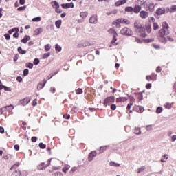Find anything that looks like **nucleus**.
Here are the masks:
<instances>
[{
    "label": "nucleus",
    "instance_id": "obj_1",
    "mask_svg": "<svg viewBox=\"0 0 176 176\" xmlns=\"http://www.w3.org/2000/svg\"><path fill=\"white\" fill-rule=\"evenodd\" d=\"M169 28L170 27L168 26V23H167V22H163L162 23V28L159 30L157 34V38L160 42H162V43L167 42V38L166 36L170 34V30H168Z\"/></svg>",
    "mask_w": 176,
    "mask_h": 176
},
{
    "label": "nucleus",
    "instance_id": "obj_2",
    "mask_svg": "<svg viewBox=\"0 0 176 176\" xmlns=\"http://www.w3.org/2000/svg\"><path fill=\"white\" fill-rule=\"evenodd\" d=\"M135 32L136 34H140L142 38H146L147 34L145 33V28L142 27L140 21H135L134 23Z\"/></svg>",
    "mask_w": 176,
    "mask_h": 176
},
{
    "label": "nucleus",
    "instance_id": "obj_3",
    "mask_svg": "<svg viewBox=\"0 0 176 176\" xmlns=\"http://www.w3.org/2000/svg\"><path fill=\"white\" fill-rule=\"evenodd\" d=\"M52 158H50L47 160V164H45V162H42L38 166V170H45L46 167H49L50 165V163H52Z\"/></svg>",
    "mask_w": 176,
    "mask_h": 176
},
{
    "label": "nucleus",
    "instance_id": "obj_4",
    "mask_svg": "<svg viewBox=\"0 0 176 176\" xmlns=\"http://www.w3.org/2000/svg\"><path fill=\"white\" fill-rule=\"evenodd\" d=\"M112 102H115V97L109 96L104 99V107H108L112 104Z\"/></svg>",
    "mask_w": 176,
    "mask_h": 176
},
{
    "label": "nucleus",
    "instance_id": "obj_5",
    "mask_svg": "<svg viewBox=\"0 0 176 176\" xmlns=\"http://www.w3.org/2000/svg\"><path fill=\"white\" fill-rule=\"evenodd\" d=\"M120 34H122V35H126L128 36H131L132 31L129 28H124L121 30Z\"/></svg>",
    "mask_w": 176,
    "mask_h": 176
},
{
    "label": "nucleus",
    "instance_id": "obj_6",
    "mask_svg": "<svg viewBox=\"0 0 176 176\" xmlns=\"http://www.w3.org/2000/svg\"><path fill=\"white\" fill-rule=\"evenodd\" d=\"M146 79L148 80V82H151V80L155 82V80L157 79V74L153 73L151 75L146 76Z\"/></svg>",
    "mask_w": 176,
    "mask_h": 176
},
{
    "label": "nucleus",
    "instance_id": "obj_7",
    "mask_svg": "<svg viewBox=\"0 0 176 176\" xmlns=\"http://www.w3.org/2000/svg\"><path fill=\"white\" fill-rule=\"evenodd\" d=\"M140 17L143 19H148V17H149V12L145 10H142L140 12Z\"/></svg>",
    "mask_w": 176,
    "mask_h": 176
},
{
    "label": "nucleus",
    "instance_id": "obj_8",
    "mask_svg": "<svg viewBox=\"0 0 176 176\" xmlns=\"http://www.w3.org/2000/svg\"><path fill=\"white\" fill-rule=\"evenodd\" d=\"M98 21V19L97 15H93L89 19V23H90V24H97Z\"/></svg>",
    "mask_w": 176,
    "mask_h": 176
},
{
    "label": "nucleus",
    "instance_id": "obj_9",
    "mask_svg": "<svg viewBox=\"0 0 176 176\" xmlns=\"http://www.w3.org/2000/svg\"><path fill=\"white\" fill-rule=\"evenodd\" d=\"M155 6H156V4L153 3H148L147 5V11L151 12V13H153V12H155Z\"/></svg>",
    "mask_w": 176,
    "mask_h": 176
},
{
    "label": "nucleus",
    "instance_id": "obj_10",
    "mask_svg": "<svg viewBox=\"0 0 176 176\" xmlns=\"http://www.w3.org/2000/svg\"><path fill=\"white\" fill-rule=\"evenodd\" d=\"M30 101H31V98L26 97L23 100H20L21 104L23 105V107H25V105H28L30 104Z\"/></svg>",
    "mask_w": 176,
    "mask_h": 176
},
{
    "label": "nucleus",
    "instance_id": "obj_11",
    "mask_svg": "<svg viewBox=\"0 0 176 176\" xmlns=\"http://www.w3.org/2000/svg\"><path fill=\"white\" fill-rule=\"evenodd\" d=\"M96 156H97V152H96V151H91L89 154V158H88L89 162H93V160H94V158L96 157Z\"/></svg>",
    "mask_w": 176,
    "mask_h": 176
},
{
    "label": "nucleus",
    "instance_id": "obj_12",
    "mask_svg": "<svg viewBox=\"0 0 176 176\" xmlns=\"http://www.w3.org/2000/svg\"><path fill=\"white\" fill-rule=\"evenodd\" d=\"M109 31L110 32L113 33V40L111 41V43L113 44L115 42H116V41H118V38H116L118 33H116V31H115L113 29H111Z\"/></svg>",
    "mask_w": 176,
    "mask_h": 176
},
{
    "label": "nucleus",
    "instance_id": "obj_13",
    "mask_svg": "<svg viewBox=\"0 0 176 176\" xmlns=\"http://www.w3.org/2000/svg\"><path fill=\"white\" fill-rule=\"evenodd\" d=\"M164 13H166V8L164 7L159 8L156 10V14L157 16H162V14H164Z\"/></svg>",
    "mask_w": 176,
    "mask_h": 176
},
{
    "label": "nucleus",
    "instance_id": "obj_14",
    "mask_svg": "<svg viewBox=\"0 0 176 176\" xmlns=\"http://www.w3.org/2000/svg\"><path fill=\"white\" fill-rule=\"evenodd\" d=\"M63 9H69V8H74V3H63L61 5Z\"/></svg>",
    "mask_w": 176,
    "mask_h": 176
},
{
    "label": "nucleus",
    "instance_id": "obj_15",
    "mask_svg": "<svg viewBox=\"0 0 176 176\" xmlns=\"http://www.w3.org/2000/svg\"><path fill=\"white\" fill-rule=\"evenodd\" d=\"M133 111H135V112H138L139 113H142V112H144V107L135 105L133 107Z\"/></svg>",
    "mask_w": 176,
    "mask_h": 176
},
{
    "label": "nucleus",
    "instance_id": "obj_16",
    "mask_svg": "<svg viewBox=\"0 0 176 176\" xmlns=\"http://www.w3.org/2000/svg\"><path fill=\"white\" fill-rule=\"evenodd\" d=\"M47 80H43V84L42 82H39L37 85V90H41V89H43V87H45V85L47 83Z\"/></svg>",
    "mask_w": 176,
    "mask_h": 176
},
{
    "label": "nucleus",
    "instance_id": "obj_17",
    "mask_svg": "<svg viewBox=\"0 0 176 176\" xmlns=\"http://www.w3.org/2000/svg\"><path fill=\"white\" fill-rule=\"evenodd\" d=\"M141 9H142L141 6L135 5L133 9V12L134 13H136V14L140 13V12H141Z\"/></svg>",
    "mask_w": 176,
    "mask_h": 176
},
{
    "label": "nucleus",
    "instance_id": "obj_18",
    "mask_svg": "<svg viewBox=\"0 0 176 176\" xmlns=\"http://www.w3.org/2000/svg\"><path fill=\"white\" fill-rule=\"evenodd\" d=\"M127 2L126 0H119L117 2H116L115 5L116 6H121V5H124Z\"/></svg>",
    "mask_w": 176,
    "mask_h": 176
},
{
    "label": "nucleus",
    "instance_id": "obj_19",
    "mask_svg": "<svg viewBox=\"0 0 176 176\" xmlns=\"http://www.w3.org/2000/svg\"><path fill=\"white\" fill-rule=\"evenodd\" d=\"M121 22L119 21V19H116L113 22V25H116V28H120Z\"/></svg>",
    "mask_w": 176,
    "mask_h": 176
},
{
    "label": "nucleus",
    "instance_id": "obj_20",
    "mask_svg": "<svg viewBox=\"0 0 176 176\" xmlns=\"http://www.w3.org/2000/svg\"><path fill=\"white\" fill-rule=\"evenodd\" d=\"M30 39H31V37L28 35H25V37L21 40V42H22V43H27Z\"/></svg>",
    "mask_w": 176,
    "mask_h": 176
},
{
    "label": "nucleus",
    "instance_id": "obj_21",
    "mask_svg": "<svg viewBox=\"0 0 176 176\" xmlns=\"http://www.w3.org/2000/svg\"><path fill=\"white\" fill-rule=\"evenodd\" d=\"M118 20L121 22V24H126V25L130 24V21L126 19L120 18V19H118Z\"/></svg>",
    "mask_w": 176,
    "mask_h": 176
},
{
    "label": "nucleus",
    "instance_id": "obj_22",
    "mask_svg": "<svg viewBox=\"0 0 176 176\" xmlns=\"http://www.w3.org/2000/svg\"><path fill=\"white\" fill-rule=\"evenodd\" d=\"M125 101H127L126 97H120L116 99V102H125Z\"/></svg>",
    "mask_w": 176,
    "mask_h": 176
},
{
    "label": "nucleus",
    "instance_id": "obj_23",
    "mask_svg": "<svg viewBox=\"0 0 176 176\" xmlns=\"http://www.w3.org/2000/svg\"><path fill=\"white\" fill-rule=\"evenodd\" d=\"M42 32H43V29L42 28H38L34 31L35 35H39L40 34H42Z\"/></svg>",
    "mask_w": 176,
    "mask_h": 176
},
{
    "label": "nucleus",
    "instance_id": "obj_24",
    "mask_svg": "<svg viewBox=\"0 0 176 176\" xmlns=\"http://www.w3.org/2000/svg\"><path fill=\"white\" fill-rule=\"evenodd\" d=\"M109 166H111V167H120V164L111 161L109 162Z\"/></svg>",
    "mask_w": 176,
    "mask_h": 176
},
{
    "label": "nucleus",
    "instance_id": "obj_25",
    "mask_svg": "<svg viewBox=\"0 0 176 176\" xmlns=\"http://www.w3.org/2000/svg\"><path fill=\"white\" fill-rule=\"evenodd\" d=\"M6 109L8 112H10L14 109V106L13 104H10L9 106H6Z\"/></svg>",
    "mask_w": 176,
    "mask_h": 176
},
{
    "label": "nucleus",
    "instance_id": "obj_26",
    "mask_svg": "<svg viewBox=\"0 0 176 176\" xmlns=\"http://www.w3.org/2000/svg\"><path fill=\"white\" fill-rule=\"evenodd\" d=\"M135 96L136 98H138V101H142V100L143 99L142 94H140V93L135 94Z\"/></svg>",
    "mask_w": 176,
    "mask_h": 176
},
{
    "label": "nucleus",
    "instance_id": "obj_27",
    "mask_svg": "<svg viewBox=\"0 0 176 176\" xmlns=\"http://www.w3.org/2000/svg\"><path fill=\"white\" fill-rule=\"evenodd\" d=\"M52 7L54 9H56V8H60V4H58V2L54 1L51 2Z\"/></svg>",
    "mask_w": 176,
    "mask_h": 176
},
{
    "label": "nucleus",
    "instance_id": "obj_28",
    "mask_svg": "<svg viewBox=\"0 0 176 176\" xmlns=\"http://www.w3.org/2000/svg\"><path fill=\"white\" fill-rule=\"evenodd\" d=\"M70 167L71 166L69 165H65V167L62 169L63 173L67 174V172L69 170Z\"/></svg>",
    "mask_w": 176,
    "mask_h": 176
},
{
    "label": "nucleus",
    "instance_id": "obj_29",
    "mask_svg": "<svg viewBox=\"0 0 176 176\" xmlns=\"http://www.w3.org/2000/svg\"><path fill=\"white\" fill-rule=\"evenodd\" d=\"M89 14V12H82L80 13V16H81L82 19H86L87 17V15Z\"/></svg>",
    "mask_w": 176,
    "mask_h": 176
},
{
    "label": "nucleus",
    "instance_id": "obj_30",
    "mask_svg": "<svg viewBox=\"0 0 176 176\" xmlns=\"http://www.w3.org/2000/svg\"><path fill=\"white\" fill-rule=\"evenodd\" d=\"M146 167L145 166H141L137 170V173L140 174V173H143V171H145Z\"/></svg>",
    "mask_w": 176,
    "mask_h": 176
},
{
    "label": "nucleus",
    "instance_id": "obj_31",
    "mask_svg": "<svg viewBox=\"0 0 176 176\" xmlns=\"http://www.w3.org/2000/svg\"><path fill=\"white\" fill-rule=\"evenodd\" d=\"M18 52L20 54H25L27 53V51L23 50V48H21V47H18Z\"/></svg>",
    "mask_w": 176,
    "mask_h": 176
},
{
    "label": "nucleus",
    "instance_id": "obj_32",
    "mask_svg": "<svg viewBox=\"0 0 176 176\" xmlns=\"http://www.w3.org/2000/svg\"><path fill=\"white\" fill-rule=\"evenodd\" d=\"M164 108H166V109H171L172 107H173V104L169 103V102H167V103H165L164 105Z\"/></svg>",
    "mask_w": 176,
    "mask_h": 176
},
{
    "label": "nucleus",
    "instance_id": "obj_33",
    "mask_svg": "<svg viewBox=\"0 0 176 176\" xmlns=\"http://www.w3.org/2000/svg\"><path fill=\"white\" fill-rule=\"evenodd\" d=\"M55 25L56 28H61V20H58L55 22Z\"/></svg>",
    "mask_w": 176,
    "mask_h": 176
},
{
    "label": "nucleus",
    "instance_id": "obj_34",
    "mask_svg": "<svg viewBox=\"0 0 176 176\" xmlns=\"http://www.w3.org/2000/svg\"><path fill=\"white\" fill-rule=\"evenodd\" d=\"M21 172L20 170H15L12 173V176H21Z\"/></svg>",
    "mask_w": 176,
    "mask_h": 176
},
{
    "label": "nucleus",
    "instance_id": "obj_35",
    "mask_svg": "<svg viewBox=\"0 0 176 176\" xmlns=\"http://www.w3.org/2000/svg\"><path fill=\"white\" fill-rule=\"evenodd\" d=\"M42 19L41 18V16H37V17H35V18H33L32 19V21L34 22V23H38L39 21H41Z\"/></svg>",
    "mask_w": 176,
    "mask_h": 176
},
{
    "label": "nucleus",
    "instance_id": "obj_36",
    "mask_svg": "<svg viewBox=\"0 0 176 176\" xmlns=\"http://www.w3.org/2000/svg\"><path fill=\"white\" fill-rule=\"evenodd\" d=\"M109 146H104L100 148V153H102L104 151H107V148L109 147Z\"/></svg>",
    "mask_w": 176,
    "mask_h": 176
},
{
    "label": "nucleus",
    "instance_id": "obj_37",
    "mask_svg": "<svg viewBox=\"0 0 176 176\" xmlns=\"http://www.w3.org/2000/svg\"><path fill=\"white\" fill-rule=\"evenodd\" d=\"M134 133L137 135L141 134V129L137 127L134 129Z\"/></svg>",
    "mask_w": 176,
    "mask_h": 176
},
{
    "label": "nucleus",
    "instance_id": "obj_38",
    "mask_svg": "<svg viewBox=\"0 0 176 176\" xmlns=\"http://www.w3.org/2000/svg\"><path fill=\"white\" fill-rule=\"evenodd\" d=\"M175 12H176V6L174 5V6H170V13H174Z\"/></svg>",
    "mask_w": 176,
    "mask_h": 176
},
{
    "label": "nucleus",
    "instance_id": "obj_39",
    "mask_svg": "<svg viewBox=\"0 0 176 176\" xmlns=\"http://www.w3.org/2000/svg\"><path fill=\"white\" fill-rule=\"evenodd\" d=\"M153 28L155 31H156V30H159V25L157 24V23H153Z\"/></svg>",
    "mask_w": 176,
    "mask_h": 176
},
{
    "label": "nucleus",
    "instance_id": "obj_40",
    "mask_svg": "<svg viewBox=\"0 0 176 176\" xmlns=\"http://www.w3.org/2000/svg\"><path fill=\"white\" fill-rule=\"evenodd\" d=\"M164 158L161 159V162L162 163H166V160H167V159H168V155H164L163 156Z\"/></svg>",
    "mask_w": 176,
    "mask_h": 176
},
{
    "label": "nucleus",
    "instance_id": "obj_41",
    "mask_svg": "<svg viewBox=\"0 0 176 176\" xmlns=\"http://www.w3.org/2000/svg\"><path fill=\"white\" fill-rule=\"evenodd\" d=\"M27 9V6H24L23 7H19L18 9H17V11L18 12H24V10Z\"/></svg>",
    "mask_w": 176,
    "mask_h": 176
},
{
    "label": "nucleus",
    "instance_id": "obj_42",
    "mask_svg": "<svg viewBox=\"0 0 176 176\" xmlns=\"http://www.w3.org/2000/svg\"><path fill=\"white\" fill-rule=\"evenodd\" d=\"M52 49V46H50V44H47L45 45V52H49Z\"/></svg>",
    "mask_w": 176,
    "mask_h": 176
},
{
    "label": "nucleus",
    "instance_id": "obj_43",
    "mask_svg": "<svg viewBox=\"0 0 176 176\" xmlns=\"http://www.w3.org/2000/svg\"><path fill=\"white\" fill-rule=\"evenodd\" d=\"M26 67L28 68H30V69H32V68H34V64H32V63H26Z\"/></svg>",
    "mask_w": 176,
    "mask_h": 176
},
{
    "label": "nucleus",
    "instance_id": "obj_44",
    "mask_svg": "<svg viewBox=\"0 0 176 176\" xmlns=\"http://www.w3.org/2000/svg\"><path fill=\"white\" fill-rule=\"evenodd\" d=\"M55 50L57 52H61V46H60L58 44L55 45Z\"/></svg>",
    "mask_w": 176,
    "mask_h": 176
},
{
    "label": "nucleus",
    "instance_id": "obj_45",
    "mask_svg": "<svg viewBox=\"0 0 176 176\" xmlns=\"http://www.w3.org/2000/svg\"><path fill=\"white\" fill-rule=\"evenodd\" d=\"M50 56V52H48L43 55V60H46V58H47Z\"/></svg>",
    "mask_w": 176,
    "mask_h": 176
},
{
    "label": "nucleus",
    "instance_id": "obj_46",
    "mask_svg": "<svg viewBox=\"0 0 176 176\" xmlns=\"http://www.w3.org/2000/svg\"><path fill=\"white\" fill-rule=\"evenodd\" d=\"M163 112V108L162 107H158L156 110L157 113H162Z\"/></svg>",
    "mask_w": 176,
    "mask_h": 176
},
{
    "label": "nucleus",
    "instance_id": "obj_47",
    "mask_svg": "<svg viewBox=\"0 0 176 176\" xmlns=\"http://www.w3.org/2000/svg\"><path fill=\"white\" fill-rule=\"evenodd\" d=\"M76 94H82L83 93V90L80 88H78L76 90Z\"/></svg>",
    "mask_w": 176,
    "mask_h": 176
},
{
    "label": "nucleus",
    "instance_id": "obj_48",
    "mask_svg": "<svg viewBox=\"0 0 176 176\" xmlns=\"http://www.w3.org/2000/svg\"><path fill=\"white\" fill-rule=\"evenodd\" d=\"M38 146L41 149H45L46 148V145L43 143H39Z\"/></svg>",
    "mask_w": 176,
    "mask_h": 176
},
{
    "label": "nucleus",
    "instance_id": "obj_49",
    "mask_svg": "<svg viewBox=\"0 0 176 176\" xmlns=\"http://www.w3.org/2000/svg\"><path fill=\"white\" fill-rule=\"evenodd\" d=\"M30 71L28 70V69H25L23 70V76H27V75H28Z\"/></svg>",
    "mask_w": 176,
    "mask_h": 176
},
{
    "label": "nucleus",
    "instance_id": "obj_50",
    "mask_svg": "<svg viewBox=\"0 0 176 176\" xmlns=\"http://www.w3.org/2000/svg\"><path fill=\"white\" fill-rule=\"evenodd\" d=\"M39 63H40V60L38 58H35L33 61V63L34 64V65H38V64H39Z\"/></svg>",
    "mask_w": 176,
    "mask_h": 176
},
{
    "label": "nucleus",
    "instance_id": "obj_51",
    "mask_svg": "<svg viewBox=\"0 0 176 176\" xmlns=\"http://www.w3.org/2000/svg\"><path fill=\"white\" fill-rule=\"evenodd\" d=\"M125 12H133V7H126L125 8Z\"/></svg>",
    "mask_w": 176,
    "mask_h": 176
},
{
    "label": "nucleus",
    "instance_id": "obj_52",
    "mask_svg": "<svg viewBox=\"0 0 176 176\" xmlns=\"http://www.w3.org/2000/svg\"><path fill=\"white\" fill-rule=\"evenodd\" d=\"M19 166H20V163H16V164H15L14 165H13V166L11 167V170H13L14 168H17V167H19Z\"/></svg>",
    "mask_w": 176,
    "mask_h": 176
},
{
    "label": "nucleus",
    "instance_id": "obj_53",
    "mask_svg": "<svg viewBox=\"0 0 176 176\" xmlns=\"http://www.w3.org/2000/svg\"><path fill=\"white\" fill-rule=\"evenodd\" d=\"M55 176H64V175L63 174V173L58 171L56 173H54Z\"/></svg>",
    "mask_w": 176,
    "mask_h": 176
},
{
    "label": "nucleus",
    "instance_id": "obj_54",
    "mask_svg": "<svg viewBox=\"0 0 176 176\" xmlns=\"http://www.w3.org/2000/svg\"><path fill=\"white\" fill-rule=\"evenodd\" d=\"M55 12H56V13H62V10H61V9H60V7H58V8H55Z\"/></svg>",
    "mask_w": 176,
    "mask_h": 176
},
{
    "label": "nucleus",
    "instance_id": "obj_55",
    "mask_svg": "<svg viewBox=\"0 0 176 176\" xmlns=\"http://www.w3.org/2000/svg\"><path fill=\"white\" fill-rule=\"evenodd\" d=\"M138 3L140 5V6H142V5L144 3V0H138Z\"/></svg>",
    "mask_w": 176,
    "mask_h": 176
},
{
    "label": "nucleus",
    "instance_id": "obj_56",
    "mask_svg": "<svg viewBox=\"0 0 176 176\" xmlns=\"http://www.w3.org/2000/svg\"><path fill=\"white\" fill-rule=\"evenodd\" d=\"M4 36L7 41H9L10 39V34H4Z\"/></svg>",
    "mask_w": 176,
    "mask_h": 176
},
{
    "label": "nucleus",
    "instance_id": "obj_57",
    "mask_svg": "<svg viewBox=\"0 0 176 176\" xmlns=\"http://www.w3.org/2000/svg\"><path fill=\"white\" fill-rule=\"evenodd\" d=\"M75 171H76V168L74 167L71 169V170H69V174H74V173H75Z\"/></svg>",
    "mask_w": 176,
    "mask_h": 176
},
{
    "label": "nucleus",
    "instance_id": "obj_58",
    "mask_svg": "<svg viewBox=\"0 0 176 176\" xmlns=\"http://www.w3.org/2000/svg\"><path fill=\"white\" fill-rule=\"evenodd\" d=\"M146 129L147 130V131H151V130L153 129L152 125H148V126H146Z\"/></svg>",
    "mask_w": 176,
    "mask_h": 176
},
{
    "label": "nucleus",
    "instance_id": "obj_59",
    "mask_svg": "<svg viewBox=\"0 0 176 176\" xmlns=\"http://www.w3.org/2000/svg\"><path fill=\"white\" fill-rule=\"evenodd\" d=\"M132 105H133L132 103L128 104V105L126 107V111H130V109H131Z\"/></svg>",
    "mask_w": 176,
    "mask_h": 176
},
{
    "label": "nucleus",
    "instance_id": "obj_60",
    "mask_svg": "<svg viewBox=\"0 0 176 176\" xmlns=\"http://www.w3.org/2000/svg\"><path fill=\"white\" fill-rule=\"evenodd\" d=\"M5 111H6V107L0 109L1 114H3V112H5Z\"/></svg>",
    "mask_w": 176,
    "mask_h": 176
},
{
    "label": "nucleus",
    "instance_id": "obj_61",
    "mask_svg": "<svg viewBox=\"0 0 176 176\" xmlns=\"http://www.w3.org/2000/svg\"><path fill=\"white\" fill-rule=\"evenodd\" d=\"M156 72L157 73L162 72V67L158 66L156 69Z\"/></svg>",
    "mask_w": 176,
    "mask_h": 176
},
{
    "label": "nucleus",
    "instance_id": "obj_62",
    "mask_svg": "<svg viewBox=\"0 0 176 176\" xmlns=\"http://www.w3.org/2000/svg\"><path fill=\"white\" fill-rule=\"evenodd\" d=\"M16 80H17V82H23V78H21V76H18L16 78Z\"/></svg>",
    "mask_w": 176,
    "mask_h": 176
},
{
    "label": "nucleus",
    "instance_id": "obj_63",
    "mask_svg": "<svg viewBox=\"0 0 176 176\" xmlns=\"http://www.w3.org/2000/svg\"><path fill=\"white\" fill-rule=\"evenodd\" d=\"M111 109L112 111H115L116 109V104H111Z\"/></svg>",
    "mask_w": 176,
    "mask_h": 176
},
{
    "label": "nucleus",
    "instance_id": "obj_64",
    "mask_svg": "<svg viewBox=\"0 0 176 176\" xmlns=\"http://www.w3.org/2000/svg\"><path fill=\"white\" fill-rule=\"evenodd\" d=\"M172 142H174L176 140V135H174L171 137Z\"/></svg>",
    "mask_w": 176,
    "mask_h": 176
}]
</instances>
